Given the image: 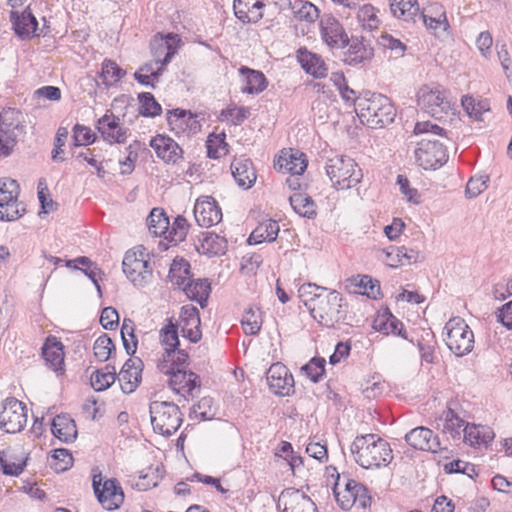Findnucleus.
Segmentation results:
<instances>
[{
	"label": "nucleus",
	"mask_w": 512,
	"mask_h": 512,
	"mask_svg": "<svg viewBox=\"0 0 512 512\" xmlns=\"http://www.w3.org/2000/svg\"><path fill=\"white\" fill-rule=\"evenodd\" d=\"M142 361L140 359H128L118 375L122 391L130 394L135 391L141 382Z\"/></svg>",
	"instance_id": "b1692460"
},
{
	"label": "nucleus",
	"mask_w": 512,
	"mask_h": 512,
	"mask_svg": "<svg viewBox=\"0 0 512 512\" xmlns=\"http://www.w3.org/2000/svg\"><path fill=\"white\" fill-rule=\"evenodd\" d=\"M325 359L324 358H312L306 365L302 367V371L307 377L314 383L321 380L325 373Z\"/></svg>",
	"instance_id": "338daca9"
},
{
	"label": "nucleus",
	"mask_w": 512,
	"mask_h": 512,
	"mask_svg": "<svg viewBox=\"0 0 512 512\" xmlns=\"http://www.w3.org/2000/svg\"><path fill=\"white\" fill-rule=\"evenodd\" d=\"M225 133L210 134L206 141L207 155L209 158L218 159L228 152V144L225 142Z\"/></svg>",
	"instance_id": "603ef678"
},
{
	"label": "nucleus",
	"mask_w": 512,
	"mask_h": 512,
	"mask_svg": "<svg viewBox=\"0 0 512 512\" xmlns=\"http://www.w3.org/2000/svg\"><path fill=\"white\" fill-rule=\"evenodd\" d=\"M393 16L404 21H416L419 13L417 0H389Z\"/></svg>",
	"instance_id": "c9c22d12"
},
{
	"label": "nucleus",
	"mask_w": 512,
	"mask_h": 512,
	"mask_svg": "<svg viewBox=\"0 0 512 512\" xmlns=\"http://www.w3.org/2000/svg\"><path fill=\"white\" fill-rule=\"evenodd\" d=\"M180 39L176 34L155 36L151 43V54L156 65L166 66L177 52Z\"/></svg>",
	"instance_id": "f3484780"
},
{
	"label": "nucleus",
	"mask_w": 512,
	"mask_h": 512,
	"mask_svg": "<svg viewBox=\"0 0 512 512\" xmlns=\"http://www.w3.org/2000/svg\"><path fill=\"white\" fill-rule=\"evenodd\" d=\"M147 257L143 246H137L125 253L123 272L137 287L146 286L152 279V267Z\"/></svg>",
	"instance_id": "6e6552de"
},
{
	"label": "nucleus",
	"mask_w": 512,
	"mask_h": 512,
	"mask_svg": "<svg viewBox=\"0 0 512 512\" xmlns=\"http://www.w3.org/2000/svg\"><path fill=\"white\" fill-rule=\"evenodd\" d=\"M96 128L102 138L109 144H122L127 140L128 130L120 124L119 117L113 113L107 112L99 118Z\"/></svg>",
	"instance_id": "a211bd4d"
},
{
	"label": "nucleus",
	"mask_w": 512,
	"mask_h": 512,
	"mask_svg": "<svg viewBox=\"0 0 512 512\" xmlns=\"http://www.w3.org/2000/svg\"><path fill=\"white\" fill-rule=\"evenodd\" d=\"M93 350L95 357L99 361L105 362L110 358L112 351L115 350V346L111 338L106 334H103L96 339Z\"/></svg>",
	"instance_id": "e2e57ef3"
},
{
	"label": "nucleus",
	"mask_w": 512,
	"mask_h": 512,
	"mask_svg": "<svg viewBox=\"0 0 512 512\" xmlns=\"http://www.w3.org/2000/svg\"><path fill=\"white\" fill-rule=\"evenodd\" d=\"M239 72L241 75L245 76V86L242 87L243 93L259 94L266 89L267 80L262 72L252 70L248 67H241Z\"/></svg>",
	"instance_id": "f704fd0d"
},
{
	"label": "nucleus",
	"mask_w": 512,
	"mask_h": 512,
	"mask_svg": "<svg viewBox=\"0 0 512 512\" xmlns=\"http://www.w3.org/2000/svg\"><path fill=\"white\" fill-rule=\"evenodd\" d=\"M357 20L364 30L373 31L379 27L377 10L371 4H365L357 12Z\"/></svg>",
	"instance_id": "8fccbe9b"
},
{
	"label": "nucleus",
	"mask_w": 512,
	"mask_h": 512,
	"mask_svg": "<svg viewBox=\"0 0 512 512\" xmlns=\"http://www.w3.org/2000/svg\"><path fill=\"white\" fill-rule=\"evenodd\" d=\"M73 457L67 449H55L50 459V466L56 472L66 471L72 465Z\"/></svg>",
	"instance_id": "774afa93"
},
{
	"label": "nucleus",
	"mask_w": 512,
	"mask_h": 512,
	"mask_svg": "<svg viewBox=\"0 0 512 512\" xmlns=\"http://www.w3.org/2000/svg\"><path fill=\"white\" fill-rule=\"evenodd\" d=\"M435 345L436 340L434 333L431 330L423 331L421 337L417 340V347L419 349L422 361L431 364L435 360Z\"/></svg>",
	"instance_id": "49530a36"
},
{
	"label": "nucleus",
	"mask_w": 512,
	"mask_h": 512,
	"mask_svg": "<svg viewBox=\"0 0 512 512\" xmlns=\"http://www.w3.org/2000/svg\"><path fill=\"white\" fill-rule=\"evenodd\" d=\"M241 324L247 335H256L261 329L262 319L259 309L250 307L243 315Z\"/></svg>",
	"instance_id": "4d7b16f0"
},
{
	"label": "nucleus",
	"mask_w": 512,
	"mask_h": 512,
	"mask_svg": "<svg viewBox=\"0 0 512 512\" xmlns=\"http://www.w3.org/2000/svg\"><path fill=\"white\" fill-rule=\"evenodd\" d=\"M405 441L414 449L436 453L441 450L438 436L427 427L420 426L410 430L405 435Z\"/></svg>",
	"instance_id": "6ab92c4d"
},
{
	"label": "nucleus",
	"mask_w": 512,
	"mask_h": 512,
	"mask_svg": "<svg viewBox=\"0 0 512 512\" xmlns=\"http://www.w3.org/2000/svg\"><path fill=\"white\" fill-rule=\"evenodd\" d=\"M162 478L160 473V468L157 467H148L145 470H142L138 476V480L135 482L134 486L141 491L148 490L152 487L157 486L158 482Z\"/></svg>",
	"instance_id": "6e6d98bb"
},
{
	"label": "nucleus",
	"mask_w": 512,
	"mask_h": 512,
	"mask_svg": "<svg viewBox=\"0 0 512 512\" xmlns=\"http://www.w3.org/2000/svg\"><path fill=\"white\" fill-rule=\"evenodd\" d=\"M418 106L435 118H442L450 109L446 90L439 84L422 86L417 93Z\"/></svg>",
	"instance_id": "9d476101"
},
{
	"label": "nucleus",
	"mask_w": 512,
	"mask_h": 512,
	"mask_svg": "<svg viewBox=\"0 0 512 512\" xmlns=\"http://www.w3.org/2000/svg\"><path fill=\"white\" fill-rule=\"evenodd\" d=\"M167 121L170 129L175 132V134H196L201 128V124L197 120V116L192 114L190 111L182 109L168 111Z\"/></svg>",
	"instance_id": "aec40b11"
},
{
	"label": "nucleus",
	"mask_w": 512,
	"mask_h": 512,
	"mask_svg": "<svg viewBox=\"0 0 512 512\" xmlns=\"http://www.w3.org/2000/svg\"><path fill=\"white\" fill-rule=\"evenodd\" d=\"M281 512H317L315 503L303 492L289 488L284 490L278 499Z\"/></svg>",
	"instance_id": "2eb2a0df"
},
{
	"label": "nucleus",
	"mask_w": 512,
	"mask_h": 512,
	"mask_svg": "<svg viewBox=\"0 0 512 512\" xmlns=\"http://www.w3.org/2000/svg\"><path fill=\"white\" fill-rule=\"evenodd\" d=\"M194 217L201 227H211L222 220V211L211 196H201L194 206Z\"/></svg>",
	"instance_id": "dca6fc26"
},
{
	"label": "nucleus",
	"mask_w": 512,
	"mask_h": 512,
	"mask_svg": "<svg viewBox=\"0 0 512 512\" xmlns=\"http://www.w3.org/2000/svg\"><path fill=\"white\" fill-rule=\"evenodd\" d=\"M290 205L300 216L313 219L317 215L316 204L313 199L305 193H294L289 197Z\"/></svg>",
	"instance_id": "4c0bfd02"
},
{
	"label": "nucleus",
	"mask_w": 512,
	"mask_h": 512,
	"mask_svg": "<svg viewBox=\"0 0 512 512\" xmlns=\"http://www.w3.org/2000/svg\"><path fill=\"white\" fill-rule=\"evenodd\" d=\"M12 458L13 456L9 455L8 452H0V465L4 474L18 476L24 470L26 463L22 459L12 461Z\"/></svg>",
	"instance_id": "680f3d73"
},
{
	"label": "nucleus",
	"mask_w": 512,
	"mask_h": 512,
	"mask_svg": "<svg viewBox=\"0 0 512 512\" xmlns=\"http://www.w3.org/2000/svg\"><path fill=\"white\" fill-rule=\"evenodd\" d=\"M250 116V110L247 107H233L222 110L219 116L221 121H230L232 125L242 124Z\"/></svg>",
	"instance_id": "69168bd1"
},
{
	"label": "nucleus",
	"mask_w": 512,
	"mask_h": 512,
	"mask_svg": "<svg viewBox=\"0 0 512 512\" xmlns=\"http://www.w3.org/2000/svg\"><path fill=\"white\" fill-rule=\"evenodd\" d=\"M141 104L140 114L146 117H155L161 114V105L155 100L151 93H142L139 95Z\"/></svg>",
	"instance_id": "0e129e2a"
},
{
	"label": "nucleus",
	"mask_w": 512,
	"mask_h": 512,
	"mask_svg": "<svg viewBox=\"0 0 512 512\" xmlns=\"http://www.w3.org/2000/svg\"><path fill=\"white\" fill-rule=\"evenodd\" d=\"M200 247L202 252L206 255L220 256L226 252L227 241L222 236L212 232H206L203 233Z\"/></svg>",
	"instance_id": "ea45409f"
},
{
	"label": "nucleus",
	"mask_w": 512,
	"mask_h": 512,
	"mask_svg": "<svg viewBox=\"0 0 512 512\" xmlns=\"http://www.w3.org/2000/svg\"><path fill=\"white\" fill-rule=\"evenodd\" d=\"M444 341L457 357L469 354L474 347V333L461 317L451 318L444 327Z\"/></svg>",
	"instance_id": "0eeeda50"
},
{
	"label": "nucleus",
	"mask_w": 512,
	"mask_h": 512,
	"mask_svg": "<svg viewBox=\"0 0 512 512\" xmlns=\"http://www.w3.org/2000/svg\"><path fill=\"white\" fill-rule=\"evenodd\" d=\"M232 175L237 184L244 188H250L256 181V173L250 159H235L231 163Z\"/></svg>",
	"instance_id": "a878e982"
},
{
	"label": "nucleus",
	"mask_w": 512,
	"mask_h": 512,
	"mask_svg": "<svg viewBox=\"0 0 512 512\" xmlns=\"http://www.w3.org/2000/svg\"><path fill=\"white\" fill-rule=\"evenodd\" d=\"M121 337L128 355H133L137 349V339L134 334V324L130 319H124L121 327Z\"/></svg>",
	"instance_id": "bf43d9fd"
},
{
	"label": "nucleus",
	"mask_w": 512,
	"mask_h": 512,
	"mask_svg": "<svg viewBox=\"0 0 512 512\" xmlns=\"http://www.w3.org/2000/svg\"><path fill=\"white\" fill-rule=\"evenodd\" d=\"M310 314L319 324L334 327L346 318V305L342 295L336 290H326L325 294L309 303Z\"/></svg>",
	"instance_id": "7ed1b4c3"
},
{
	"label": "nucleus",
	"mask_w": 512,
	"mask_h": 512,
	"mask_svg": "<svg viewBox=\"0 0 512 512\" xmlns=\"http://www.w3.org/2000/svg\"><path fill=\"white\" fill-rule=\"evenodd\" d=\"M403 323L392 314H388L375 321V329L384 332L385 334L399 335L407 339V335L403 330Z\"/></svg>",
	"instance_id": "09e8293b"
},
{
	"label": "nucleus",
	"mask_w": 512,
	"mask_h": 512,
	"mask_svg": "<svg viewBox=\"0 0 512 512\" xmlns=\"http://www.w3.org/2000/svg\"><path fill=\"white\" fill-rule=\"evenodd\" d=\"M417 18L422 20L427 29L433 31L434 34L445 32L449 27L445 12L438 5H433L429 10L418 13Z\"/></svg>",
	"instance_id": "cd10ccee"
},
{
	"label": "nucleus",
	"mask_w": 512,
	"mask_h": 512,
	"mask_svg": "<svg viewBox=\"0 0 512 512\" xmlns=\"http://www.w3.org/2000/svg\"><path fill=\"white\" fill-rule=\"evenodd\" d=\"M51 431L62 442L69 443L76 439L77 428L73 419L67 415H58L52 421Z\"/></svg>",
	"instance_id": "7c9ffc66"
},
{
	"label": "nucleus",
	"mask_w": 512,
	"mask_h": 512,
	"mask_svg": "<svg viewBox=\"0 0 512 512\" xmlns=\"http://www.w3.org/2000/svg\"><path fill=\"white\" fill-rule=\"evenodd\" d=\"M381 253L386 254L387 256H392L393 254H396L397 260L395 261L393 259L392 262H389L390 267H397L398 265H409L411 263H415L419 258L418 251L407 248L405 246H391L387 249H383Z\"/></svg>",
	"instance_id": "79ce46f5"
},
{
	"label": "nucleus",
	"mask_w": 512,
	"mask_h": 512,
	"mask_svg": "<svg viewBox=\"0 0 512 512\" xmlns=\"http://www.w3.org/2000/svg\"><path fill=\"white\" fill-rule=\"evenodd\" d=\"M297 58L302 68L316 78H323L327 75V68L320 56L300 48Z\"/></svg>",
	"instance_id": "c756f323"
},
{
	"label": "nucleus",
	"mask_w": 512,
	"mask_h": 512,
	"mask_svg": "<svg viewBox=\"0 0 512 512\" xmlns=\"http://www.w3.org/2000/svg\"><path fill=\"white\" fill-rule=\"evenodd\" d=\"M43 357L47 365L55 372L63 370L64 352L63 345L55 338L48 339L42 348Z\"/></svg>",
	"instance_id": "72a5a7b5"
},
{
	"label": "nucleus",
	"mask_w": 512,
	"mask_h": 512,
	"mask_svg": "<svg viewBox=\"0 0 512 512\" xmlns=\"http://www.w3.org/2000/svg\"><path fill=\"white\" fill-rule=\"evenodd\" d=\"M116 380V369L114 366L106 365L103 369L95 371L91 375V385L96 391H104Z\"/></svg>",
	"instance_id": "a18cd8bd"
},
{
	"label": "nucleus",
	"mask_w": 512,
	"mask_h": 512,
	"mask_svg": "<svg viewBox=\"0 0 512 512\" xmlns=\"http://www.w3.org/2000/svg\"><path fill=\"white\" fill-rule=\"evenodd\" d=\"M357 483V481L347 478L342 484L340 477H338L333 492L337 503L343 510H349L356 505V487L353 484Z\"/></svg>",
	"instance_id": "c85d7f7f"
},
{
	"label": "nucleus",
	"mask_w": 512,
	"mask_h": 512,
	"mask_svg": "<svg viewBox=\"0 0 512 512\" xmlns=\"http://www.w3.org/2000/svg\"><path fill=\"white\" fill-rule=\"evenodd\" d=\"M188 228L189 224L187 220L182 216H178L175 218L172 226H168V232L165 234L164 238L170 243H173V245H177L185 240Z\"/></svg>",
	"instance_id": "5fc2aeb1"
},
{
	"label": "nucleus",
	"mask_w": 512,
	"mask_h": 512,
	"mask_svg": "<svg viewBox=\"0 0 512 512\" xmlns=\"http://www.w3.org/2000/svg\"><path fill=\"white\" fill-rule=\"evenodd\" d=\"M307 167V160L304 153L297 150L282 152L274 162V168L282 173H289L292 176L301 175Z\"/></svg>",
	"instance_id": "5701e85b"
},
{
	"label": "nucleus",
	"mask_w": 512,
	"mask_h": 512,
	"mask_svg": "<svg viewBox=\"0 0 512 512\" xmlns=\"http://www.w3.org/2000/svg\"><path fill=\"white\" fill-rule=\"evenodd\" d=\"M26 423V405L14 397L6 398L0 405V429L7 433H18Z\"/></svg>",
	"instance_id": "9b49d317"
},
{
	"label": "nucleus",
	"mask_w": 512,
	"mask_h": 512,
	"mask_svg": "<svg viewBox=\"0 0 512 512\" xmlns=\"http://www.w3.org/2000/svg\"><path fill=\"white\" fill-rule=\"evenodd\" d=\"M126 75V71L122 69L115 61L104 59L101 66L100 78L106 87H111L119 82Z\"/></svg>",
	"instance_id": "c03bdc74"
},
{
	"label": "nucleus",
	"mask_w": 512,
	"mask_h": 512,
	"mask_svg": "<svg viewBox=\"0 0 512 512\" xmlns=\"http://www.w3.org/2000/svg\"><path fill=\"white\" fill-rule=\"evenodd\" d=\"M151 424L155 432L170 436L183 422V415L178 405L167 401H153L149 405Z\"/></svg>",
	"instance_id": "39448f33"
},
{
	"label": "nucleus",
	"mask_w": 512,
	"mask_h": 512,
	"mask_svg": "<svg viewBox=\"0 0 512 512\" xmlns=\"http://www.w3.org/2000/svg\"><path fill=\"white\" fill-rule=\"evenodd\" d=\"M378 44L385 50L390 51V57L400 58L406 52V45L399 39L394 38L390 34H382L378 39Z\"/></svg>",
	"instance_id": "13d9d810"
},
{
	"label": "nucleus",
	"mask_w": 512,
	"mask_h": 512,
	"mask_svg": "<svg viewBox=\"0 0 512 512\" xmlns=\"http://www.w3.org/2000/svg\"><path fill=\"white\" fill-rule=\"evenodd\" d=\"M156 155L165 163L176 164L182 159L183 150L176 141L164 135H156L150 141Z\"/></svg>",
	"instance_id": "4be33fe9"
},
{
	"label": "nucleus",
	"mask_w": 512,
	"mask_h": 512,
	"mask_svg": "<svg viewBox=\"0 0 512 512\" xmlns=\"http://www.w3.org/2000/svg\"><path fill=\"white\" fill-rule=\"evenodd\" d=\"M416 163L424 170L437 169L446 163L447 150L438 140L423 138L414 151Z\"/></svg>",
	"instance_id": "f8f14e48"
},
{
	"label": "nucleus",
	"mask_w": 512,
	"mask_h": 512,
	"mask_svg": "<svg viewBox=\"0 0 512 512\" xmlns=\"http://www.w3.org/2000/svg\"><path fill=\"white\" fill-rule=\"evenodd\" d=\"M157 368L160 372L168 376L167 383L173 392L179 394L184 399L193 398L200 391V377L183 368L168 366V361L158 360Z\"/></svg>",
	"instance_id": "423d86ee"
},
{
	"label": "nucleus",
	"mask_w": 512,
	"mask_h": 512,
	"mask_svg": "<svg viewBox=\"0 0 512 512\" xmlns=\"http://www.w3.org/2000/svg\"><path fill=\"white\" fill-rule=\"evenodd\" d=\"M463 433L464 441L473 447L481 445L486 446L494 438V432L492 429L483 425L466 424L463 429Z\"/></svg>",
	"instance_id": "473e14b6"
},
{
	"label": "nucleus",
	"mask_w": 512,
	"mask_h": 512,
	"mask_svg": "<svg viewBox=\"0 0 512 512\" xmlns=\"http://www.w3.org/2000/svg\"><path fill=\"white\" fill-rule=\"evenodd\" d=\"M263 0H234V14L243 23H257L263 18Z\"/></svg>",
	"instance_id": "393cba45"
},
{
	"label": "nucleus",
	"mask_w": 512,
	"mask_h": 512,
	"mask_svg": "<svg viewBox=\"0 0 512 512\" xmlns=\"http://www.w3.org/2000/svg\"><path fill=\"white\" fill-rule=\"evenodd\" d=\"M373 56V49L365 44L363 39H353L349 44L345 61L350 65H356L369 60Z\"/></svg>",
	"instance_id": "58836bf2"
},
{
	"label": "nucleus",
	"mask_w": 512,
	"mask_h": 512,
	"mask_svg": "<svg viewBox=\"0 0 512 512\" xmlns=\"http://www.w3.org/2000/svg\"><path fill=\"white\" fill-rule=\"evenodd\" d=\"M160 341L166 355L170 357L179 345L177 326L171 320L160 330Z\"/></svg>",
	"instance_id": "de8ad7c7"
},
{
	"label": "nucleus",
	"mask_w": 512,
	"mask_h": 512,
	"mask_svg": "<svg viewBox=\"0 0 512 512\" xmlns=\"http://www.w3.org/2000/svg\"><path fill=\"white\" fill-rule=\"evenodd\" d=\"M279 231L280 227L276 220L265 219L252 231L248 242L250 244H259L264 241L273 242L276 240Z\"/></svg>",
	"instance_id": "2f4dec72"
},
{
	"label": "nucleus",
	"mask_w": 512,
	"mask_h": 512,
	"mask_svg": "<svg viewBox=\"0 0 512 512\" xmlns=\"http://www.w3.org/2000/svg\"><path fill=\"white\" fill-rule=\"evenodd\" d=\"M147 225L151 234L164 237L170 225L169 219L161 208H154L147 217Z\"/></svg>",
	"instance_id": "37998d69"
},
{
	"label": "nucleus",
	"mask_w": 512,
	"mask_h": 512,
	"mask_svg": "<svg viewBox=\"0 0 512 512\" xmlns=\"http://www.w3.org/2000/svg\"><path fill=\"white\" fill-rule=\"evenodd\" d=\"M182 290L189 298L202 303L203 301H206L209 296L210 285L206 280H190L187 286H185Z\"/></svg>",
	"instance_id": "864d4df0"
},
{
	"label": "nucleus",
	"mask_w": 512,
	"mask_h": 512,
	"mask_svg": "<svg viewBox=\"0 0 512 512\" xmlns=\"http://www.w3.org/2000/svg\"><path fill=\"white\" fill-rule=\"evenodd\" d=\"M266 380L272 393L288 396L294 391V378L289 369L282 363H274L266 373Z\"/></svg>",
	"instance_id": "4468645a"
},
{
	"label": "nucleus",
	"mask_w": 512,
	"mask_h": 512,
	"mask_svg": "<svg viewBox=\"0 0 512 512\" xmlns=\"http://www.w3.org/2000/svg\"><path fill=\"white\" fill-rule=\"evenodd\" d=\"M461 103L467 115L477 121H481L483 113L490 109L487 100H476L471 96H464Z\"/></svg>",
	"instance_id": "3c124183"
},
{
	"label": "nucleus",
	"mask_w": 512,
	"mask_h": 512,
	"mask_svg": "<svg viewBox=\"0 0 512 512\" xmlns=\"http://www.w3.org/2000/svg\"><path fill=\"white\" fill-rule=\"evenodd\" d=\"M321 36L324 42L332 48H343L349 44V39L339 21L332 16L321 19Z\"/></svg>",
	"instance_id": "412c9836"
},
{
	"label": "nucleus",
	"mask_w": 512,
	"mask_h": 512,
	"mask_svg": "<svg viewBox=\"0 0 512 512\" xmlns=\"http://www.w3.org/2000/svg\"><path fill=\"white\" fill-rule=\"evenodd\" d=\"M11 22L17 35L20 37H30L37 35L38 22L32 14L29 7H27L20 15L17 12H11Z\"/></svg>",
	"instance_id": "bb28decb"
},
{
	"label": "nucleus",
	"mask_w": 512,
	"mask_h": 512,
	"mask_svg": "<svg viewBox=\"0 0 512 512\" xmlns=\"http://www.w3.org/2000/svg\"><path fill=\"white\" fill-rule=\"evenodd\" d=\"M441 420L443 421L442 431L449 434L453 439H460L461 433L465 427V421L461 419L452 409L443 411Z\"/></svg>",
	"instance_id": "a19ab883"
},
{
	"label": "nucleus",
	"mask_w": 512,
	"mask_h": 512,
	"mask_svg": "<svg viewBox=\"0 0 512 512\" xmlns=\"http://www.w3.org/2000/svg\"><path fill=\"white\" fill-rule=\"evenodd\" d=\"M350 451L354 461L364 469L387 467L394 458L390 444L376 434L356 436Z\"/></svg>",
	"instance_id": "f257e3e1"
},
{
	"label": "nucleus",
	"mask_w": 512,
	"mask_h": 512,
	"mask_svg": "<svg viewBox=\"0 0 512 512\" xmlns=\"http://www.w3.org/2000/svg\"><path fill=\"white\" fill-rule=\"evenodd\" d=\"M327 288L318 286L313 283H305L301 285L298 289L299 298L302 300L303 304L310 311V305L312 301H314L317 297L325 294Z\"/></svg>",
	"instance_id": "052dcab7"
},
{
	"label": "nucleus",
	"mask_w": 512,
	"mask_h": 512,
	"mask_svg": "<svg viewBox=\"0 0 512 512\" xmlns=\"http://www.w3.org/2000/svg\"><path fill=\"white\" fill-rule=\"evenodd\" d=\"M168 277L173 286L183 289L191 280L190 264L184 259L173 260Z\"/></svg>",
	"instance_id": "e433bc0d"
},
{
	"label": "nucleus",
	"mask_w": 512,
	"mask_h": 512,
	"mask_svg": "<svg viewBox=\"0 0 512 512\" xmlns=\"http://www.w3.org/2000/svg\"><path fill=\"white\" fill-rule=\"evenodd\" d=\"M102 476H93V489L99 502L106 510H115L124 501V493L122 488L115 479H107L101 484Z\"/></svg>",
	"instance_id": "ddd939ff"
},
{
	"label": "nucleus",
	"mask_w": 512,
	"mask_h": 512,
	"mask_svg": "<svg viewBox=\"0 0 512 512\" xmlns=\"http://www.w3.org/2000/svg\"><path fill=\"white\" fill-rule=\"evenodd\" d=\"M22 114L14 109L7 108L0 113V157L9 156L23 133L21 125Z\"/></svg>",
	"instance_id": "1a4fd4ad"
},
{
	"label": "nucleus",
	"mask_w": 512,
	"mask_h": 512,
	"mask_svg": "<svg viewBox=\"0 0 512 512\" xmlns=\"http://www.w3.org/2000/svg\"><path fill=\"white\" fill-rule=\"evenodd\" d=\"M363 124L372 128H381L393 122L395 109L390 99L382 94H366L357 100L355 108Z\"/></svg>",
	"instance_id": "f03ea898"
},
{
	"label": "nucleus",
	"mask_w": 512,
	"mask_h": 512,
	"mask_svg": "<svg viewBox=\"0 0 512 512\" xmlns=\"http://www.w3.org/2000/svg\"><path fill=\"white\" fill-rule=\"evenodd\" d=\"M325 168L333 186L339 190L355 187L363 177L361 169L350 157L331 158L327 161Z\"/></svg>",
	"instance_id": "20e7f679"
}]
</instances>
